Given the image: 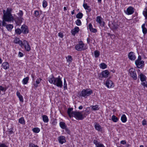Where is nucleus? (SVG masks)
Instances as JSON below:
<instances>
[{"instance_id": "1", "label": "nucleus", "mask_w": 147, "mask_h": 147, "mask_svg": "<svg viewBox=\"0 0 147 147\" xmlns=\"http://www.w3.org/2000/svg\"><path fill=\"white\" fill-rule=\"evenodd\" d=\"M12 10L11 8H7L6 11L5 10H3L2 26H5L6 24V22H10L14 20L13 18L11 13Z\"/></svg>"}, {"instance_id": "2", "label": "nucleus", "mask_w": 147, "mask_h": 147, "mask_svg": "<svg viewBox=\"0 0 147 147\" xmlns=\"http://www.w3.org/2000/svg\"><path fill=\"white\" fill-rule=\"evenodd\" d=\"M48 81L51 84H53L57 87L61 88L63 86L62 82L59 76L55 78L53 75H51L49 77Z\"/></svg>"}, {"instance_id": "3", "label": "nucleus", "mask_w": 147, "mask_h": 147, "mask_svg": "<svg viewBox=\"0 0 147 147\" xmlns=\"http://www.w3.org/2000/svg\"><path fill=\"white\" fill-rule=\"evenodd\" d=\"M92 93L93 91L92 90L89 89H84L82 91L80 96L86 98Z\"/></svg>"}, {"instance_id": "4", "label": "nucleus", "mask_w": 147, "mask_h": 147, "mask_svg": "<svg viewBox=\"0 0 147 147\" xmlns=\"http://www.w3.org/2000/svg\"><path fill=\"white\" fill-rule=\"evenodd\" d=\"M84 43L82 41H81L79 42L78 44L75 46V48L78 51H81L84 50L86 49L84 47Z\"/></svg>"}, {"instance_id": "5", "label": "nucleus", "mask_w": 147, "mask_h": 147, "mask_svg": "<svg viewBox=\"0 0 147 147\" xmlns=\"http://www.w3.org/2000/svg\"><path fill=\"white\" fill-rule=\"evenodd\" d=\"M72 117H74L77 120H82L84 119L83 115L81 112L74 111Z\"/></svg>"}, {"instance_id": "6", "label": "nucleus", "mask_w": 147, "mask_h": 147, "mask_svg": "<svg viewBox=\"0 0 147 147\" xmlns=\"http://www.w3.org/2000/svg\"><path fill=\"white\" fill-rule=\"evenodd\" d=\"M129 73L130 76L134 80H136L137 79V75L135 70L133 68H131L129 69Z\"/></svg>"}, {"instance_id": "7", "label": "nucleus", "mask_w": 147, "mask_h": 147, "mask_svg": "<svg viewBox=\"0 0 147 147\" xmlns=\"http://www.w3.org/2000/svg\"><path fill=\"white\" fill-rule=\"evenodd\" d=\"M24 46L27 51H29L31 50V48L29 44L27 41L24 40L22 43V47Z\"/></svg>"}, {"instance_id": "8", "label": "nucleus", "mask_w": 147, "mask_h": 147, "mask_svg": "<svg viewBox=\"0 0 147 147\" xmlns=\"http://www.w3.org/2000/svg\"><path fill=\"white\" fill-rule=\"evenodd\" d=\"M134 8L131 6L129 7L126 11H125V13L127 15H131L134 13Z\"/></svg>"}, {"instance_id": "9", "label": "nucleus", "mask_w": 147, "mask_h": 147, "mask_svg": "<svg viewBox=\"0 0 147 147\" xmlns=\"http://www.w3.org/2000/svg\"><path fill=\"white\" fill-rule=\"evenodd\" d=\"M135 63L137 67L138 68L142 69L144 66V61H135Z\"/></svg>"}, {"instance_id": "10", "label": "nucleus", "mask_w": 147, "mask_h": 147, "mask_svg": "<svg viewBox=\"0 0 147 147\" xmlns=\"http://www.w3.org/2000/svg\"><path fill=\"white\" fill-rule=\"evenodd\" d=\"M102 18L100 16H98L96 17V21L102 27L105 26V22L103 21H102Z\"/></svg>"}, {"instance_id": "11", "label": "nucleus", "mask_w": 147, "mask_h": 147, "mask_svg": "<svg viewBox=\"0 0 147 147\" xmlns=\"http://www.w3.org/2000/svg\"><path fill=\"white\" fill-rule=\"evenodd\" d=\"M105 85L108 88H112L114 87L113 83L111 80L107 79L106 81Z\"/></svg>"}, {"instance_id": "12", "label": "nucleus", "mask_w": 147, "mask_h": 147, "mask_svg": "<svg viewBox=\"0 0 147 147\" xmlns=\"http://www.w3.org/2000/svg\"><path fill=\"white\" fill-rule=\"evenodd\" d=\"M22 32L24 34H28L29 32L28 28V26L24 24L22 25L21 27Z\"/></svg>"}, {"instance_id": "13", "label": "nucleus", "mask_w": 147, "mask_h": 147, "mask_svg": "<svg viewBox=\"0 0 147 147\" xmlns=\"http://www.w3.org/2000/svg\"><path fill=\"white\" fill-rule=\"evenodd\" d=\"M94 127L96 130L100 132L102 131V128L99 123H95Z\"/></svg>"}, {"instance_id": "14", "label": "nucleus", "mask_w": 147, "mask_h": 147, "mask_svg": "<svg viewBox=\"0 0 147 147\" xmlns=\"http://www.w3.org/2000/svg\"><path fill=\"white\" fill-rule=\"evenodd\" d=\"M129 58L131 60H134L135 59L136 57L134 55L133 52H131L128 55Z\"/></svg>"}, {"instance_id": "15", "label": "nucleus", "mask_w": 147, "mask_h": 147, "mask_svg": "<svg viewBox=\"0 0 147 147\" xmlns=\"http://www.w3.org/2000/svg\"><path fill=\"white\" fill-rule=\"evenodd\" d=\"M138 77L142 82L146 81V76L142 73H140Z\"/></svg>"}, {"instance_id": "16", "label": "nucleus", "mask_w": 147, "mask_h": 147, "mask_svg": "<svg viewBox=\"0 0 147 147\" xmlns=\"http://www.w3.org/2000/svg\"><path fill=\"white\" fill-rule=\"evenodd\" d=\"M119 26L116 22H113L111 24V28L113 30H115L118 28Z\"/></svg>"}, {"instance_id": "17", "label": "nucleus", "mask_w": 147, "mask_h": 147, "mask_svg": "<svg viewBox=\"0 0 147 147\" xmlns=\"http://www.w3.org/2000/svg\"><path fill=\"white\" fill-rule=\"evenodd\" d=\"M1 66L5 69H7L9 68V64L7 62L3 63L2 64Z\"/></svg>"}, {"instance_id": "18", "label": "nucleus", "mask_w": 147, "mask_h": 147, "mask_svg": "<svg viewBox=\"0 0 147 147\" xmlns=\"http://www.w3.org/2000/svg\"><path fill=\"white\" fill-rule=\"evenodd\" d=\"M101 74L102 77L107 78L109 74V72L108 70H106L102 71Z\"/></svg>"}, {"instance_id": "19", "label": "nucleus", "mask_w": 147, "mask_h": 147, "mask_svg": "<svg viewBox=\"0 0 147 147\" xmlns=\"http://www.w3.org/2000/svg\"><path fill=\"white\" fill-rule=\"evenodd\" d=\"M58 141L61 144L66 142L65 137L62 136H60L59 137Z\"/></svg>"}, {"instance_id": "20", "label": "nucleus", "mask_w": 147, "mask_h": 147, "mask_svg": "<svg viewBox=\"0 0 147 147\" xmlns=\"http://www.w3.org/2000/svg\"><path fill=\"white\" fill-rule=\"evenodd\" d=\"M14 42L16 44H19L21 47H22V43H23V42L21 40H20L19 38H16L14 40Z\"/></svg>"}, {"instance_id": "21", "label": "nucleus", "mask_w": 147, "mask_h": 147, "mask_svg": "<svg viewBox=\"0 0 147 147\" xmlns=\"http://www.w3.org/2000/svg\"><path fill=\"white\" fill-rule=\"evenodd\" d=\"M83 6L84 8L87 10H86V12H90L92 9L91 8H90V7L88 6L86 3H84L83 4Z\"/></svg>"}, {"instance_id": "22", "label": "nucleus", "mask_w": 147, "mask_h": 147, "mask_svg": "<svg viewBox=\"0 0 147 147\" xmlns=\"http://www.w3.org/2000/svg\"><path fill=\"white\" fill-rule=\"evenodd\" d=\"M73 110V108H69L68 109L67 113L69 117H70L73 116V113L74 112V111H72Z\"/></svg>"}, {"instance_id": "23", "label": "nucleus", "mask_w": 147, "mask_h": 147, "mask_svg": "<svg viewBox=\"0 0 147 147\" xmlns=\"http://www.w3.org/2000/svg\"><path fill=\"white\" fill-rule=\"evenodd\" d=\"M23 18H21L17 17L15 20V22L16 24L18 25H20L22 22V20Z\"/></svg>"}, {"instance_id": "24", "label": "nucleus", "mask_w": 147, "mask_h": 147, "mask_svg": "<svg viewBox=\"0 0 147 147\" xmlns=\"http://www.w3.org/2000/svg\"><path fill=\"white\" fill-rule=\"evenodd\" d=\"M89 28L90 30L92 32L96 33L97 32L96 29L92 28V24L91 23L89 24Z\"/></svg>"}, {"instance_id": "25", "label": "nucleus", "mask_w": 147, "mask_h": 147, "mask_svg": "<svg viewBox=\"0 0 147 147\" xmlns=\"http://www.w3.org/2000/svg\"><path fill=\"white\" fill-rule=\"evenodd\" d=\"M5 26H6V28L7 30L10 32H11V31L12 29L13 28V25L11 24H6Z\"/></svg>"}, {"instance_id": "26", "label": "nucleus", "mask_w": 147, "mask_h": 147, "mask_svg": "<svg viewBox=\"0 0 147 147\" xmlns=\"http://www.w3.org/2000/svg\"><path fill=\"white\" fill-rule=\"evenodd\" d=\"M16 95L19 98L20 102H23L24 101V100L23 97L18 91L16 92Z\"/></svg>"}, {"instance_id": "27", "label": "nucleus", "mask_w": 147, "mask_h": 147, "mask_svg": "<svg viewBox=\"0 0 147 147\" xmlns=\"http://www.w3.org/2000/svg\"><path fill=\"white\" fill-rule=\"evenodd\" d=\"M42 80V79L41 78H40L38 79H37L36 81V83H34V87L36 88L38 87L39 86L38 84L40 83V82Z\"/></svg>"}, {"instance_id": "28", "label": "nucleus", "mask_w": 147, "mask_h": 147, "mask_svg": "<svg viewBox=\"0 0 147 147\" xmlns=\"http://www.w3.org/2000/svg\"><path fill=\"white\" fill-rule=\"evenodd\" d=\"M145 24H144L142 26V30L143 33L144 34H145L147 32V29L145 27Z\"/></svg>"}, {"instance_id": "29", "label": "nucleus", "mask_w": 147, "mask_h": 147, "mask_svg": "<svg viewBox=\"0 0 147 147\" xmlns=\"http://www.w3.org/2000/svg\"><path fill=\"white\" fill-rule=\"evenodd\" d=\"M59 125L63 129H65L67 127L65 123L63 122H60L59 123Z\"/></svg>"}, {"instance_id": "30", "label": "nucleus", "mask_w": 147, "mask_h": 147, "mask_svg": "<svg viewBox=\"0 0 147 147\" xmlns=\"http://www.w3.org/2000/svg\"><path fill=\"white\" fill-rule=\"evenodd\" d=\"M42 119L45 123H48L49 121V119L48 117L45 115L42 116Z\"/></svg>"}, {"instance_id": "31", "label": "nucleus", "mask_w": 147, "mask_h": 147, "mask_svg": "<svg viewBox=\"0 0 147 147\" xmlns=\"http://www.w3.org/2000/svg\"><path fill=\"white\" fill-rule=\"evenodd\" d=\"M121 121L123 123H125L127 119L125 114L123 115L121 117Z\"/></svg>"}, {"instance_id": "32", "label": "nucleus", "mask_w": 147, "mask_h": 147, "mask_svg": "<svg viewBox=\"0 0 147 147\" xmlns=\"http://www.w3.org/2000/svg\"><path fill=\"white\" fill-rule=\"evenodd\" d=\"M90 107L92 108V111H96L99 109L98 106V105L95 106L92 105L90 106Z\"/></svg>"}, {"instance_id": "33", "label": "nucleus", "mask_w": 147, "mask_h": 147, "mask_svg": "<svg viewBox=\"0 0 147 147\" xmlns=\"http://www.w3.org/2000/svg\"><path fill=\"white\" fill-rule=\"evenodd\" d=\"M112 120L114 122H116L119 120V119L115 115H113L112 117Z\"/></svg>"}, {"instance_id": "34", "label": "nucleus", "mask_w": 147, "mask_h": 147, "mask_svg": "<svg viewBox=\"0 0 147 147\" xmlns=\"http://www.w3.org/2000/svg\"><path fill=\"white\" fill-rule=\"evenodd\" d=\"M29 80V77H26V78H24L22 81V82L24 84H26Z\"/></svg>"}, {"instance_id": "35", "label": "nucleus", "mask_w": 147, "mask_h": 147, "mask_svg": "<svg viewBox=\"0 0 147 147\" xmlns=\"http://www.w3.org/2000/svg\"><path fill=\"white\" fill-rule=\"evenodd\" d=\"M19 122L21 124L24 125L25 124V121L23 117H21L19 119Z\"/></svg>"}, {"instance_id": "36", "label": "nucleus", "mask_w": 147, "mask_h": 147, "mask_svg": "<svg viewBox=\"0 0 147 147\" xmlns=\"http://www.w3.org/2000/svg\"><path fill=\"white\" fill-rule=\"evenodd\" d=\"M100 67L101 68L104 69L107 68V65L104 63H102L100 64Z\"/></svg>"}, {"instance_id": "37", "label": "nucleus", "mask_w": 147, "mask_h": 147, "mask_svg": "<svg viewBox=\"0 0 147 147\" xmlns=\"http://www.w3.org/2000/svg\"><path fill=\"white\" fill-rule=\"evenodd\" d=\"M66 59L67 62L69 63L71 62L72 59L71 56L70 55H68L67 57H66Z\"/></svg>"}, {"instance_id": "38", "label": "nucleus", "mask_w": 147, "mask_h": 147, "mask_svg": "<svg viewBox=\"0 0 147 147\" xmlns=\"http://www.w3.org/2000/svg\"><path fill=\"white\" fill-rule=\"evenodd\" d=\"M15 32L16 34L20 35L22 32V30L20 28H17L15 30Z\"/></svg>"}, {"instance_id": "39", "label": "nucleus", "mask_w": 147, "mask_h": 147, "mask_svg": "<svg viewBox=\"0 0 147 147\" xmlns=\"http://www.w3.org/2000/svg\"><path fill=\"white\" fill-rule=\"evenodd\" d=\"M83 16V14L82 13L79 12L76 15V17L78 19H81L82 18Z\"/></svg>"}, {"instance_id": "40", "label": "nucleus", "mask_w": 147, "mask_h": 147, "mask_svg": "<svg viewBox=\"0 0 147 147\" xmlns=\"http://www.w3.org/2000/svg\"><path fill=\"white\" fill-rule=\"evenodd\" d=\"M23 14V12L22 10H20L19 12L18 13L19 17L18 18H22Z\"/></svg>"}, {"instance_id": "41", "label": "nucleus", "mask_w": 147, "mask_h": 147, "mask_svg": "<svg viewBox=\"0 0 147 147\" xmlns=\"http://www.w3.org/2000/svg\"><path fill=\"white\" fill-rule=\"evenodd\" d=\"M32 130L34 133H38L40 131V129L38 127H35L33 128Z\"/></svg>"}, {"instance_id": "42", "label": "nucleus", "mask_w": 147, "mask_h": 147, "mask_svg": "<svg viewBox=\"0 0 147 147\" xmlns=\"http://www.w3.org/2000/svg\"><path fill=\"white\" fill-rule=\"evenodd\" d=\"M94 55L95 57H98L100 55V52L96 50L94 52Z\"/></svg>"}, {"instance_id": "43", "label": "nucleus", "mask_w": 147, "mask_h": 147, "mask_svg": "<svg viewBox=\"0 0 147 147\" xmlns=\"http://www.w3.org/2000/svg\"><path fill=\"white\" fill-rule=\"evenodd\" d=\"M64 90H65L67 89V84L66 83V80L65 79H64V84H63Z\"/></svg>"}, {"instance_id": "44", "label": "nucleus", "mask_w": 147, "mask_h": 147, "mask_svg": "<svg viewBox=\"0 0 147 147\" xmlns=\"http://www.w3.org/2000/svg\"><path fill=\"white\" fill-rule=\"evenodd\" d=\"M29 147H39L37 145H35L32 142H30L29 144Z\"/></svg>"}, {"instance_id": "45", "label": "nucleus", "mask_w": 147, "mask_h": 147, "mask_svg": "<svg viewBox=\"0 0 147 147\" xmlns=\"http://www.w3.org/2000/svg\"><path fill=\"white\" fill-rule=\"evenodd\" d=\"M76 25L78 26H80L82 24L81 20L79 19H78L76 22Z\"/></svg>"}, {"instance_id": "46", "label": "nucleus", "mask_w": 147, "mask_h": 147, "mask_svg": "<svg viewBox=\"0 0 147 147\" xmlns=\"http://www.w3.org/2000/svg\"><path fill=\"white\" fill-rule=\"evenodd\" d=\"M43 7L44 8L46 7L47 6V3L46 1L44 0L42 3Z\"/></svg>"}, {"instance_id": "47", "label": "nucleus", "mask_w": 147, "mask_h": 147, "mask_svg": "<svg viewBox=\"0 0 147 147\" xmlns=\"http://www.w3.org/2000/svg\"><path fill=\"white\" fill-rule=\"evenodd\" d=\"M12 129L13 128L12 127H11L10 128H8V132H9V134H11L13 133V132L12 131Z\"/></svg>"}, {"instance_id": "48", "label": "nucleus", "mask_w": 147, "mask_h": 147, "mask_svg": "<svg viewBox=\"0 0 147 147\" xmlns=\"http://www.w3.org/2000/svg\"><path fill=\"white\" fill-rule=\"evenodd\" d=\"M141 85L144 87H147V82L146 81L145 82H142L141 83Z\"/></svg>"}, {"instance_id": "49", "label": "nucleus", "mask_w": 147, "mask_h": 147, "mask_svg": "<svg viewBox=\"0 0 147 147\" xmlns=\"http://www.w3.org/2000/svg\"><path fill=\"white\" fill-rule=\"evenodd\" d=\"M143 14L145 17L146 19H147V11H144L143 12Z\"/></svg>"}, {"instance_id": "50", "label": "nucleus", "mask_w": 147, "mask_h": 147, "mask_svg": "<svg viewBox=\"0 0 147 147\" xmlns=\"http://www.w3.org/2000/svg\"><path fill=\"white\" fill-rule=\"evenodd\" d=\"M39 12L38 11L36 10L34 11V15L35 17H37L39 15Z\"/></svg>"}, {"instance_id": "51", "label": "nucleus", "mask_w": 147, "mask_h": 147, "mask_svg": "<svg viewBox=\"0 0 147 147\" xmlns=\"http://www.w3.org/2000/svg\"><path fill=\"white\" fill-rule=\"evenodd\" d=\"M93 143L96 146L100 142H98L97 140H93Z\"/></svg>"}, {"instance_id": "52", "label": "nucleus", "mask_w": 147, "mask_h": 147, "mask_svg": "<svg viewBox=\"0 0 147 147\" xmlns=\"http://www.w3.org/2000/svg\"><path fill=\"white\" fill-rule=\"evenodd\" d=\"M64 129H65V130L66 131L67 134H70V130L67 128V127H66Z\"/></svg>"}, {"instance_id": "53", "label": "nucleus", "mask_w": 147, "mask_h": 147, "mask_svg": "<svg viewBox=\"0 0 147 147\" xmlns=\"http://www.w3.org/2000/svg\"><path fill=\"white\" fill-rule=\"evenodd\" d=\"M96 147H105V146L103 144L99 143Z\"/></svg>"}, {"instance_id": "54", "label": "nucleus", "mask_w": 147, "mask_h": 147, "mask_svg": "<svg viewBox=\"0 0 147 147\" xmlns=\"http://www.w3.org/2000/svg\"><path fill=\"white\" fill-rule=\"evenodd\" d=\"M71 32L72 34L74 35H75L76 33H77V32H76V31L74 29H73L72 30Z\"/></svg>"}, {"instance_id": "55", "label": "nucleus", "mask_w": 147, "mask_h": 147, "mask_svg": "<svg viewBox=\"0 0 147 147\" xmlns=\"http://www.w3.org/2000/svg\"><path fill=\"white\" fill-rule=\"evenodd\" d=\"M23 55H24L21 52H19L18 54V56L19 57H22L23 56Z\"/></svg>"}, {"instance_id": "56", "label": "nucleus", "mask_w": 147, "mask_h": 147, "mask_svg": "<svg viewBox=\"0 0 147 147\" xmlns=\"http://www.w3.org/2000/svg\"><path fill=\"white\" fill-rule=\"evenodd\" d=\"M0 147H8V146L4 143H2L0 144Z\"/></svg>"}, {"instance_id": "57", "label": "nucleus", "mask_w": 147, "mask_h": 147, "mask_svg": "<svg viewBox=\"0 0 147 147\" xmlns=\"http://www.w3.org/2000/svg\"><path fill=\"white\" fill-rule=\"evenodd\" d=\"M74 30L75 31H76V32H78L79 30V29L78 27L76 26L75 27Z\"/></svg>"}, {"instance_id": "58", "label": "nucleus", "mask_w": 147, "mask_h": 147, "mask_svg": "<svg viewBox=\"0 0 147 147\" xmlns=\"http://www.w3.org/2000/svg\"><path fill=\"white\" fill-rule=\"evenodd\" d=\"M120 143L122 144H126V142L125 140H122L121 141Z\"/></svg>"}, {"instance_id": "59", "label": "nucleus", "mask_w": 147, "mask_h": 147, "mask_svg": "<svg viewBox=\"0 0 147 147\" xmlns=\"http://www.w3.org/2000/svg\"><path fill=\"white\" fill-rule=\"evenodd\" d=\"M58 36L61 38H63V34L61 32H59L58 33Z\"/></svg>"}, {"instance_id": "60", "label": "nucleus", "mask_w": 147, "mask_h": 147, "mask_svg": "<svg viewBox=\"0 0 147 147\" xmlns=\"http://www.w3.org/2000/svg\"><path fill=\"white\" fill-rule=\"evenodd\" d=\"M146 121L145 119H144L142 121V125H146Z\"/></svg>"}, {"instance_id": "61", "label": "nucleus", "mask_w": 147, "mask_h": 147, "mask_svg": "<svg viewBox=\"0 0 147 147\" xmlns=\"http://www.w3.org/2000/svg\"><path fill=\"white\" fill-rule=\"evenodd\" d=\"M136 61H142L141 56L140 55H139L138 57V59Z\"/></svg>"}, {"instance_id": "62", "label": "nucleus", "mask_w": 147, "mask_h": 147, "mask_svg": "<svg viewBox=\"0 0 147 147\" xmlns=\"http://www.w3.org/2000/svg\"><path fill=\"white\" fill-rule=\"evenodd\" d=\"M5 89L4 88L2 87L1 86H0V91H5Z\"/></svg>"}, {"instance_id": "63", "label": "nucleus", "mask_w": 147, "mask_h": 147, "mask_svg": "<svg viewBox=\"0 0 147 147\" xmlns=\"http://www.w3.org/2000/svg\"><path fill=\"white\" fill-rule=\"evenodd\" d=\"M87 43L88 44H89L90 42V38H87Z\"/></svg>"}, {"instance_id": "64", "label": "nucleus", "mask_w": 147, "mask_h": 147, "mask_svg": "<svg viewBox=\"0 0 147 147\" xmlns=\"http://www.w3.org/2000/svg\"><path fill=\"white\" fill-rule=\"evenodd\" d=\"M83 108V106H80L79 107L78 109H82Z\"/></svg>"}]
</instances>
